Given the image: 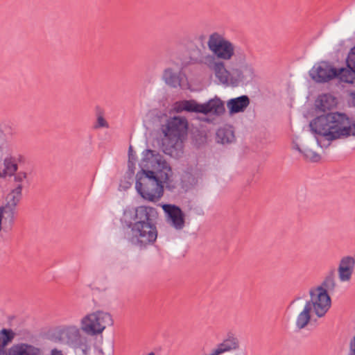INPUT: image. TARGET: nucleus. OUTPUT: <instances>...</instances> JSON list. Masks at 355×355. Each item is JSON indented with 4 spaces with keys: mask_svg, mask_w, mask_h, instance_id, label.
I'll use <instances>...</instances> for the list:
<instances>
[{
    "mask_svg": "<svg viewBox=\"0 0 355 355\" xmlns=\"http://www.w3.org/2000/svg\"><path fill=\"white\" fill-rule=\"evenodd\" d=\"M207 46L211 54L202 59V63L214 75L216 80L225 86L236 87L241 83H251L256 77L253 65L245 55L235 64H227L236 53V44L224 33L214 31L208 35Z\"/></svg>",
    "mask_w": 355,
    "mask_h": 355,
    "instance_id": "nucleus-1",
    "label": "nucleus"
},
{
    "mask_svg": "<svg viewBox=\"0 0 355 355\" xmlns=\"http://www.w3.org/2000/svg\"><path fill=\"white\" fill-rule=\"evenodd\" d=\"M310 133L295 137L293 148L306 159L318 162L321 148L331 141L355 136V123L345 114L331 112L314 118L309 123Z\"/></svg>",
    "mask_w": 355,
    "mask_h": 355,
    "instance_id": "nucleus-2",
    "label": "nucleus"
},
{
    "mask_svg": "<svg viewBox=\"0 0 355 355\" xmlns=\"http://www.w3.org/2000/svg\"><path fill=\"white\" fill-rule=\"evenodd\" d=\"M141 156L135 189L144 199L155 202L162 197L164 186L168 189L175 187L177 176L171 165L156 151L147 149Z\"/></svg>",
    "mask_w": 355,
    "mask_h": 355,
    "instance_id": "nucleus-3",
    "label": "nucleus"
},
{
    "mask_svg": "<svg viewBox=\"0 0 355 355\" xmlns=\"http://www.w3.org/2000/svg\"><path fill=\"white\" fill-rule=\"evenodd\" d=\"M157 211L153 207L140 206L135 209L133 222L129 227L131 230V242L140 247L153 244L157 239V230L151 222L156 217Z\"/></svg>",
    "mask_w": 355,
    "mask_h": 355,
    "instance_id": "nucleus-4",
    "label": "nucleus"
},
{
    "mask_svg": "<svg viewBox=\"0 0 355 355\" xmlns=\"http://www.w3.org/2000/svg\"><path fill=\"white\" fill-rule=\"evenodd\" d=\"M187 121L180 116L171 118L166 124L162 125V144L165 154L175 159L182 155L183 137L187 132Z\"/></svg>",
    "mask_w": 355,
    "mask_h": 355,
    "instance_id": "nucleus-5",
    "label": "nucleus"
},
{
    "mask_svg": "<svg viewBox=\"0 0 355 355\" xmlns=\"http://www.w3.org/2000/svg\"><path fill=\"white\" fill-rule=\"evenodd\" d=\"M112 315L102 310H96L85 315L80 320V329L90 336L101 334L105 329L112 326Z\"/></svg>",
    "mask_w": 355,
    "mask_h": 355,
    "instance_id": "nucleus-6",
    "label": "nucleus"
},
{
    "mask_svg": "<svg viewBox=\"0 0 355 355\" xmlns=\"http://www.w3.org/2000/svg\"><path fill=\"white\" fill-rule=\"evenodd\" d=\"M331 279H327L322 285L311 288L309 291L310 300L306 304L312 311V313L317 317H323L331 306V298L327 293L326 288L334 287Z\"/></svg>",
    "mask_w": 355,
    "mask_h": 355,
    "instance_id": "nucleus-7",
    "label": "nucleus"
},
{
    "mask_svg": "<svg viewBox=\"0 0 355 355\" xmlns=\"http://www.w3.org/2000/svg\"><path fill=\"white\" fill-rule=\"evenodd\" d=\"M174 110L177 112L187 111L204 114L220 115L225 112V105L218 98L210 99L205 103H199L194 100H184L176 102L174 105Z\"/></svg>",
    "mask_w": 355,
    "mask_h": 355,
    "instance_id": "nucleus-8",
    "label": "nucleus"
},
{
    "mask_svg": "<svg viewBox=\"0 0 355 355\" xmlns=\"http://www.w3.org/2000/svg\"><path fill=\"white\" fill-rule=\"evenodd\" d=\"M21 155L16 153H7L2 158L1 172L3 179L13 178L14 182H25L28 178L26 171H19V164L21 162Z\"/></svg>",
    "mask_w": 355,
    "mask_h": 355,
    "instance_id": "nucleus-9",
    "label": "nucleus"
},
{
    "mask_svg": "<svg viewBox=\"0 0 355 355\" xmlns=\"http://www.w3.org/2000/svg\"><path fill=\"white\" fill-rule=\"evenodd\" d=\"M16 187L7 195L6 204L0 206V211H3L5 216V227H11L14 223L16 208L19 205L21 196L24 182H15Z\"/></svg>",
    "mask_w": 355,
    "mask_h": 355,
    "instance_id": "nucleus-10",
    "label": "nucleus"
},
{
    "mask_svg": "<svg viewBox=\"0 0 355 355\" xmlns=\"http://www.w3.org/2000/svg\"><path fill=\"white\" fill-rule=\"evenodd\" d=\"M161 207L165 214L166 223L177 230H182L185 225V215L181 209L171 204H163Z\"/></svg>",
    "mask_w": 355,
    "mask_h": 355,
    "instance_id": "nucleus-11",
    "label": "nucleus"
},
{
    "mask_svg": "<svg viewBox=\"0 0 355 355\" xmlns=\"http://www.w3.org/2000/svg\"><path fill=\"white\" fill-rule=\"evenodd\" d=\"M311 78L318 83H326L335 78L337 70L326 62L314 64L309 71Z\"/></svg>",
    "mask_w": 355,
    "mask_h": 355,
    "instance_id": "nucleus-12",
    "label": "nucleus"
},
{
    "mask_svg": "<svg viewBox=\"0 0 355 355\" xmlns=\"http://www.w3.org/2000/svg\"><path fill=\"white\" fill-rule=\"evenodd\" d=\"M76 355H103V350L95 345V340L92 338L83 336L72 347Z\"/></svg>",
    "mask_w": 355,
    "mask_h": 355,
    "instance_id": "nucleus-13",
    "label": "nucleus"
},
{
    "mask_svg": "<svg viewBox=\"0 0 355 355\" xmlns=\"http://www.w3.org/2000/svg\"><path fill=\"white\" fill-rule=\"evenodd\" d=\"M239 347V340L234 334H228L225 339L213 348L216 355H223L236 350Z\"/></svg>",
    "mask_w": 355,
    "mask_h": 355,
    "instance_id": "nucleus-14",
    "label": "nucleus"
},
{
    "mask_svg": "<svg viewBox=\"0 0 355 355\" xmlns=\"http://www.w3.org/2000/svg\"><path fill=\"white\" fill-rule=\"evenodd\" d=\"M80 330L76 325L64 326L59 330V335L61 339L73 347L79 338L83 337Z\"/></svg>",
    "mask_w": 355,
    "mask_h": 355,
    "instance_id": "nucleus-15",
    "label": "nucleus"
},
{
    "mask_svg": "<svg viewBox=\"0 0 355 355\" xmlns=\"http://www.w3.org/2000/svg\"><path fill=\"white\" fill-rule=\"evenodd\" d=\"M249 104V98L247 96L243 95L230 99L227 102V108L230 114L233 115L234 114L244 112Z\"/></svg>",
    "mask_w": 355,
    "mask_h": 355,
    "instance_id": "nucleus-16",
    "label": "nucleus"
},
{
    "mask_svg": "<svg viewBox=\"0 0 355 355\" xmlns=\"http://www.w3.org/2000/svg\"><path fill=\"white\" fill-rule=\"evenodd\" d=\"M355 261L349 257L341 259L338 267V276L341 282L349 281L354 270Z\"/></svg>",
    "mask_w": 355,
    "mask_h": 355,
    "instance_id": "nucleus-17",
    "label": "nucleus"
},
{
    "mask_svg": "<svg viewBox=\"0 0 355 355\" xmlns=\"http://www.w3.org/2000/svg\"><path fill=\"white\" fill-rule=\"evenodd\" d=\"M10 355H44L42 350L34 345L20 343L10 348Z\"/></svg>",
    "mask_w": 355,
    "mask_h": 355,
    "instance_id": "nucleus-18",
    "label": "nucleus"
},
{
    "mask_svg": "<svg viewBox=\"0 0 355 355\" xmlns=\"http://www.w3.org/2000/svg\"><path fill=\"white\" fill-rule=\"evenodd\" d=\"M162 78L166 84L172 87L176 88L180 86L181 77L177 69L171 67L166 68L164 71Z\"/></svg>",
    "mask_w": 355,
    "mask_h": 355,
    "instance_id": "nucleus-19",
    "label": "nucleus"
},
{
    "mask_svg": "<svg viewBox=\"0 0 355 355\" xmlns=\"http://www.w3.org/2000/svg\"><path fill=\"white\" fill-rule=\"evenodd\" d=\"M337 100L330 94H324L318 96L316 100V106L322 111L329 110L336 107Z\"/></svg>",
    "mask_w": 355,
    "mask_h": 355,
    "instance_id": "nucleus-20",
    "label": "nucleus"
},
{
    "mask_svg": "<svg viewBox=\"0 0 355 355\" xmlns=\"http://www.w3.org/2000/svg\"><path fill=\"white\" fill-rule=\"evenodd\" d=\"M311 313L312 311L304 304L302 310L300 311L296 317V327L300 329L304 328L310 321Z\"/></svg>",
    "mask_w": 355,
    "mask_h": 355,
    "instance_id": "nucleus-21",
    "label": "nucleus"
},
{
    "mask_svg": "<svg viewBox=\"0 0 355 355\" xmlns=\"http://www.w3.org/2000/svg\"><path fill=\"white\" fill-rule=\"evenodd\" d=\"M216 139L223 144L232 143L234 141V134L230 128H220L216 132Z\"/></svg>",
    "mask_w": 355,
    "mask_h": 355,
    "instance_id": "nucleus-22",
    "label": "nucleus"
},
{
    "mask_svg": "<svg viewBox=\"0 0 355 355\" xmlns=\"http://www.w3.org/2000/svg\"><path fill=\"white\" fill-rule=\"evenodd\" d=\"M336 77H338L343 82L353 83L355 81V71L348 67L347 68H342L337 71Z\"/></svg>",
    "mask_w": 355,
    "mask_h": 355,
    "instance_id": "nucleus-23",
    "label": "nucleus"
},
{
    "mask_svg": "<svg viewBox=\"0 0 355 355\" xmlns=\"http://www.w3.org/2000/svg\"><path fill=\"white\" fill-rule=\"evenodd\" d=\"M0 334L2 336L1 339V346L5 347L9 343H10L15 337V333L11 329H3L0 331Z\"/></svg>",
    "mask_w": 355,
    "mask_h": 355,
    "instance_id": "nucleus-24",
    "label": "nucleus"
},
{
    "mask_svg": "<svg viewBox=\"0 0 355 355\" xmlns=\"http://www.w3.org/2000/svg\"><path fill=\"white\" fill-rule=\"evenodd\" d=\"M347 65L355 71V46L350 50L348 54Z\"/></svg>",
    "mask_w": 355,
    "mask_h": 355,
    "instance_id": "nucleus-25",
    "label": "nucleus"
},
{
    "mask_svg": "<svg viewBox=\"0 0 355 355\" xmlns=\"http://www.w3.org/2000/svg\"><path fill=\"white\" fill-rule=\"evenodd\" d=\"M108 128L109 124L102 114H98L97 116L95 128Z\"/></svg>",
    "mask_w": 355,
    "mask_h": 355,
    "instance_id": "nucleus-26",
    "label": "nucleus"
},
{
    "mask_svg": "<svg viewBox=\"0 0 355 355\" xmlns=\"http://www.w3.org/2000/svg\"><path fill=\"white\" fill-rule=\"evenodd\" d=\"M349 355H355V336L349 344Z\"/></svg>",
    "mask_w": 355,
    "mask_h": 355,
    "instance_id": "nucleus-27",
    "label": "nucleus"
},
{
    "mask_svg": "<svg viewBox=\"0 0 355 355\" xmlns=\"http://www.w3.org/2000/svg\"><path fill=\"white\" fill-rule=\"evenodd\" d=\"M51 355H63L62 351L54 349L51 351Z\"/></svg>",
    "mask_w": 355,
    "mask_h": 355,
    "instance_id": "nucleus-28",
    "label": "nucleus"
},
{
    "mask_svg": "<svg viewBox=\"0 0 355 355\" xmlns=\"http://www.w3.org/2000/svg\"><path fill=\"white\" fill-rule=\"evenodd\" d=\"M351 101L352 104L355 106V92H353L350 94Z\"/></svg>",
    "mask_w": 355,
    "mask_h": 355,
    "instance_id": "nucleus-29",
    "label": "nucleus"
},
{
    "mask_svg": "<svg viewBox=\"0 0 355 355\" xmlns=\"http://www.w3.org/2000/svg\"><path fill=\"white\" fill-rule=\"evenodd\" d=\"M235 355H245L243 352L237 353Z\"/></svg>",
    "mask_w": 355,
    "mask_h": 355,
    "instance_id": "nucleus-30",
    "label": "nucleus"
},
{
    "mask_svg": "<svg viewBox=\"0 0 355 355\" xmlns=\"http://www.w3.org/2000/svg\"><path fill=\"white\" fill-rule=\"evenodd\" d=\"M147 355H155V354L154 352H150Z\"/></svg>",
    "mask_w": 355,
    "mask_h": 355,
    "instance_id": "nucleus-31",
    "label": "nucleus"
}]
</instances>
